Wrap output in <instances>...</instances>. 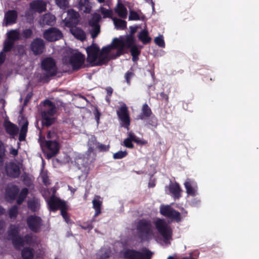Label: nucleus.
<instances>
[{
  "label": "nucleus",
  "mask_w": 259,
  "mask_h": 259,
  "mask_svg": "<svg viewBox=\"0 0 259 259\" xmlns=\"http://www.w3.org/2000/svg\"><path fill=\"white\" fill-rule=\"evenodd\" d=\"M131 49L133 60L136 62L140 53V48L135 45V39L132 35L114 38L111 43L101 50L97 45L93 44L87 48V59L92 65H101L110 60L116 59Z\"/></svg>",
  "instance_id": "obj_1"
},
{
  "label": "nucleus",
  "mask_w": 259,
  "mask_h": 259,
  "mask_svg": "<svg viewBox=\"0 0 259 259\" xmlns=\"http://www.w3.org/2000/svg\"><path fill=\"white\" fill-rule=\"evenodd\" d=\"M153 223L159 234V237L156 238L154 229L150 222L144 220L140 221L138 223L137 230L139 236L142 240H145L155 238L157 241L163 246L170 244L172 231L168 223L165 220L160 219H156Z\"/></svg>",
  "instance_id": "obj_2"
},
{
  "label": "nucleus",
  "mask_w": 259,
  "mask_h": 259,
  "mask_svg": "<svg viewBox=\"0 0 259 259\" xmlns=\"http://www.w3.org/2000/svg\"><path fill=\"white\" fill-rule=\"evenodd\" d=\"M19 231L18 227L11 225L9 231V236L16 248L19 249L25 244L29 245L24 247L22 250V257L24 259H37L40 257L42 251L40 249L39 241L36 236L27 235L24 238H22L18 235Z\"/></svg>",
  "instance_id": "obj_3"
},
{
  "label": "nucleus",
  "mask_w": 259,
  "mask_h": 259,
  "mask_svg": "<svg viewBox=\"0 0 259 259\" xmlns=\"http://www.w3.org/2000/svg\"><path fill=\"white\" fill-rule=\"evenodd\" d=\"M45 109L41 113L43 124L49 126L55 120L54 115L56 112L55 105L50 101L46 100L44 102Z\"/></svg>",
  "instance_id": "obj_4"
},
{
  "label": "nucleus",
  "mask_w": 259,
  "mask_h": 259,
  "mask_svg": "<svg viewBox=\"0 0 259 259\" xmlns=\"http://www.w3.org/2000/svg\"><path fill=\"white\" fill-rule=\"evenodd\" d=\"M46 200L51 210L55 211L60 209L62 217L67 223H69V220L65 211L66 205L64 201L54 196L47 199Z\"/></svg>",
  "instance_id": "obj_5"
},
{
  "label": "nucleus",
  "mask_w": 259,
  "mask_h": 259,
  "mask_svg": "<svg viewBox=\"0 0 259 259\" xmlns=\"http://www.w3.org/2000/svg\"><path fill=\"white\" fill-rule=\"evenodd\" d=\"M122 255L125 259H149L152 253L146 249H143L141 252L127 249L123 251Z\"/></svg>",
  "instance_id": "obj_6"
},
{
  "label": "nucleus",
  "mask_w": 259,
  "mask_h": 259,
  "mask_svg": "<svg viewBox=\"0 0 259 259\" xmlns=\"http://www.w3.org/2000/svg\"><path fill=\"white\" fill-rule=\"evenodd\" d=\"M63 61L65 64L70 65L73 69H77L83 65L84 57L78 52H75L72 53L69 57H65Z\"/></svg>",
  "instance_id": "obj_7"
},
{
  "label": "nucleus",
  "mask_w": 259,
  "mask_h": 259,
  "mask_svg": "<svg viewBox=\"0 0 259 259\" xmlns=\"http://www.w3.org/2000/svg\"><path fill=\"white\" fill-rule=\"evenodd\" d=\"M41 67L44 74L47 76L54 75L56 72V67L54 60L50 58L44 59L41 63Z\"/></svg>",
  "instance_id": "obj_8"
},
{
  "label": "nucleus",
  "mask_w": 259,
  "mask_h": 259,
  "mask_svg": "<svg viewBox=\"0 0 259 259\" xmlns=\"http://www.w3.org/2000/svg\"><path fill=\"white\" fill-rule=\"evenodd\" d=\"M3 169H1L0 172L3 173L6 171L7 175L11 177H18L20 174L21 165L13 162H10L7 164L5 169H4V164H3Z\"/></svg>",
  "instance_id": "obj_9"
},
{
  "label": "nucleus",
  "mask_w": 259,
  "mask_h": 259,
  "mask_svg": "<svg viewBox=\"0 0 259 259\" xmlns=\"http://www.w3.org/2000/svg\"><path fill=\"white\" fill-rule=\"evenodd\" d=\"M160 212L163 215L177 221L181 220L180 214L174 210L169 205H161L160 207Z\"/></svg>",
  "instance_id": "obj_10"
},
{
  "label": "nucleus",
  "mask_w": 259,
  "mask_h": 259,
  "mask_svg": "<svg viewBox=\"0 0 259 259\" xmlns=\"http://www.w3.org/2000/svg\"><path fill=\"white\" fill-rule=\"evenodd\" d=\"M117 113L122 122V126L128 129V126L130 124V120L127 108L124 103H121L120 107L119 110L117 111Z\"/></svg>",
  "instance_id": "obj_11"
},
{
  "label": "nucleus",
  "mask_w": 259,
  "mask_h": 259,
  "mask_svg": "<svg viewBox=\"0 0 259 259\" xmlns=\"http://www.w3.org/2000/svg\"><path fill=\"white\" fill-rule=\"evenodd\" d=\"M44 37L50 41H56L62 37L61 32L56 28H50L44 33Z\"/></svg>",
  "instance_id": "obj_12"
},
{
  "label": "nucleus",
  "mask_w": 259,
  "mask_h": 259,
  "mask_svg": "<svg viewBox=\"0 0 259 259\" xmlns=\"http://www.w3.org/2000/svg\"><path fill=\"white\" fill-rule=\"evenodd\" d=\"M27 225L29 229L34 232H37L41 225V221L40 218L31 215L27 219Z\"/></svg>",
  "instance_id": "obj_13"
},
{
  "label": "nucleus",
  "mask_w": 259,
  "mask_h": 259,
  "mask_svg": "<svg viewBox=\"0 0 259 259\" xmlns=\"http://www.w3.org/2000/svg\"><path fill=\"white\" fill-rule=\"evenodd\" d=\"M30 47L34 54H40L42 53L45 49L44 41L42 39L36 38L31 42Z\"/></svg>",
  "instance_id": "obj_14"
},
{
  "label": "nucleus",
  "mask_w": 259,
  "mask_h": 259,
  "mask_svg": "<svg viewBox=\"0 0 259 259\" xmlns=\"http://www.w3.org/2000/svg\"><path fill=\"white\" fill-rule=\"evenodd\" d=\"M184 186L186 190V192L188 195L195 196L197 194L198 188L194 181L188 179L184 183Z\"/></svg>",
  "instance_id": "obj_15"
},
{
  "label": "nucleus",
  "mask_w": 259,
  "mask_h": 259,
  "mask_svg": "<svg viewBox=\"0 0 259 259\" xmlns=\"http://www.w3.org/2000/svg\"><path fill=\"white\" fill-rule=\"evenodd\" d=\"M67 15V18L65 19V22L66 24L68 23L69 26L77 22L79 16L77 12L71 9L68 11Z\"/></svg>",
  "instance_id": "obj_16"
},
{
  "label": "nucleus",
  "mask_w": 259,
  "mask_h": 259,
  "mask_svg": "<svg viewBox=\"0 0 259 259\" xmlns=\"http://www.w3.org/2000/svg\"><path fill=\"white\" fill-rule=\"evenodd\" d=\"M17 12L15 10H10L7 12L5 15L6 25H11L16 22Z\"/></svg>",
  "instance_id": "obj_17"
},
{
  "label": "nucleus",
  "mask_w": 259,
  "mask_h": 259,
  "mask_svg": "<svg viewBox=\"0 0 259 259\" xmlns=\"http://www.w3.org/2000/svg\"><path fill=\"white\" fill-rule=\"evenodd\" d=\"M46 6V2L40 0L33 2L30 4L31 9L38 12H42L45 11Z\"/></svg>",
  "instance_id": "obj_18"
},
{
  "label": "nucleus",
  "mask_w": 259,
  "mask_h": 259,
  "mask_svg": "<svg viewBox=\"0 0 259 259\" xmlns=\"http://www.w3.org/2000/svg\"><path fill=\"white\" fill-rule=\"evenodd\" d=\"M46 146L50 150L48 156L51 157L54 156L59 150V145L55 141H48L46 142Z\"/></svg>",
  "instance_id": "obj_19"
},
{
  "label": "nucleus",
  "mask_w": 259,
  "mask_h": 259,
  "mask_svg": "<svg viewBox=\"0 0 259 259\" xmlns=\"http://www.w3.org/2000/svg\"><path fill=\"white\" fill-rule=\"evenodd\" d=\"M93 208L95 210L94 217L98 216L101 212V208L102 205V200L99 196H95L92 201Z\"/></svg>",
  "instance_id": "obj_20"
},
{
  "label": "nucleus",
  "mask_w": 259,
  "mask_h": 259,
  "mask_svg": "<svg viewBox=\"0 0 259 259\" xmlns=\"http://www.w3.org/2000/svg\"><path fill=\"white\" fill-rule=\"evenodd\" d=\"M55 21V17L50 14H47L42 16L39 20V23L41 26L45 25H52Z\"/></svg>",
  "instance_id": "obj_21"
},
{
  "label": "nucleus",
  "mask_w": 259,
  "mask_h": 259,
  "mask_svg": "<svg viewBox=\"0 0 259 259\" xmlns=\"http://www.w3.org/2000/svg\"><path fill=\"white\" fill-rule=\"evenodd\" d=\"M78 8L85 13H89L92 9V4L90 0H80L78 4Z\"/></svg>",
  "instance_id": "obj_22"
},
{
  "label": "nucleus",
  "mask_w": 259,
  "mask_h": 259,
  "mask_svg": "<svg viewBox=\"0 0 259 259\" xmlns=\"http://www.w3.org/2000/svg\"><path fill=\"white\" fill-rule=\"evenodd\" d=\"M19 191L18 188L15 185L9 186L6 191V199L8 201L14 200Z\"/></svg>",
  "instance_id": "obj_23"
},
{
  "label": "nucleus",
  "mask_w": 259,
  "mask_h": 259,
  "mask_svg": "<svg viewBox=\"0 0 259 259\" xmlns=\"http://www.w3.org/2000/svg\"><path fill=\"white\" fill-rule=\"evenodd\" d=\"M169 190L175 198H179L181 196V189L178 183H171L169 186Z\"/></svg>",
  "instance_id": "obj_24"
},
{
  "label": "nucleus",
  "mask_w": 259,
  "mask_h": 259,
  "mask_svg": "<svg viewBox=\"0 0 259 259\" xmlns=\"http://www.w3.org/2000/svg\"><path fill=\"white\" fill-rule=\"evenodd\" d=\"M5 127L7 132L11 135H15L18 132V128L17 126L9 121L5 122Z\"/></svg>",
  "instance_id": "obj_25"
},
{
  "label": "nucleus",
  "mask_w": 259,
  "mask_h": 259,
  "mask_svg": "<svg viewBox=\"0 0 259 259\" xmlns=\"http://www.w3.org/2000/svg\"><path fill=\"white\" fill-rule=\"evenodd\" d=\"M74 162L78 168L81 169L82 167H85L88 162V159L78 155L74 158Z\"/></svg>",
  "instance_id": "obj_26"
},
{
  "label": "nucleus",
  "mask_w": 259,
  "mask_h": 259,
  "mask_svg": "<svg viewBox=\"0 0 259 259\" xmlns=\"http://www.w3.org/2000/svg\"><path fill=\"white\" fill-rule=\"evenodd\" d=\"M70 30L71 33L76 38L81 40H83L85 39V34L81 29L78 28H72Z\"/></svg>",
  "instance_id": "obj_27"
},
{
  "label": "nucleus",
  "mask_w": 259,
  "mask_h": 259,
  "mask_svg": "<svg viewBox=\"0 0 259 259\" xmlns=\"http://www.w3.org/2000/svg\"><path fill=\"white\" fill-rule=\"evenodd\" d=\"M115 10L119 17L123 18H125L127 17V12L126 9L122 4L118 3Z\"/></svg>",
  "instance_id": "obj_28"
},
{
  "label": "nucleus",
  "mask_w": 259,
  "mask_h": 259,
  "mask_svg": "<svg viewBox=\"0 0 259 259\" xmlns=\"http://www.w3.org/2000/svg\"><path fill=\"white\" fill-rule=\"evenodd\" d=\"M21 35L18 30H11L7 33V38L13 41L20 38Z\"/></svg>",
  "instance_id": "obj_29"
},
{
  "label": "nucleus",
  "mask_w": 259,
  "mask_h": 259,
  "mask_svg": "<svg viewBox=\"0 0 259 259\" xmlns=\"http://www.w3.org/2000/svg\"><path fill=\"white\" fill-rule=\"evenodd\" d=\"M98 146V142L96 141V138L94 136H91L89 139L88 142V152L92 153L94 149L97 148Z\"/></svg>",
  "instance_id": "obj_30"
},
{
  "label": "nucleus",
  "mask_w": 259,
  "mask_h": 259,
  "mask_svg": "<svg viewBox=\"0 0 259 259\" xmlns=\"http://www.w3.org/2000/svg\"><path fill=\"white\" fill-rule=\"evenodd\" d=\"M138 37L144 44H147L151 41V38L148 36V31L143 30L139 33Z\"/></svg>",
  "instance_id": "obj_31"
},
{
  "label": "nucleus",
  "mask_w": 259,
  "mask_h": 259,
  "mask_svg": "<svg viewBox=\"0 0 259 259\" xmlns=\"http://www.w3.org/2000/svg\"><path fill=\"white\" fill-rule=\"evenodd\" d=\"M113 21L117 29H124L126 27V22L125 21L116 18H114Z\"/></svg>",
  "instance_id": "obj_32"
},
{
  "label": "nucleus",
  "mask_w": 259,
  "mask_h": 259,
  "mask_svg": "<svg viewBox=\"0 0 259 259\" xmlns=\"http://www.w3.org/2000/svg\"><path fill=\"white\" fill-rule=\"evenodd\" d=\"M27 126H28V122L26 121L24 124L21 127V129L20 131V133L19 134V141H24L25 139L26 133L27 132Z\"/></svg>",
  "instance_id": "obj_33"
},
{
  "label": "nucleus",
  "mask_w": 259,
  "mask_h": 259,
  "mask_svg": "<svg viewBox=\"0 0 259 259\" xmlns=\"http://www.w3.org/2000/svg\"><path fill=\"white\" fill-rule=\"evenodd\" d=\"M5 156V148L3 143L0 141V171L3 169V162Z\"/></svg>",
  "instance_id": "obj_34"
},
{
  "label": "nucleus",
  "mask_w": 259,
  "mask_h": 259,
  "mask_svg": "<svg viewBox=\"0 0 259 259\" xmlns=\"http://www.w3.org/2000/svg\"><path fill=\"white\" fill-rule=\"evenodd\" d=\"M28 193V190L26 188H24L22 190L20 194L19 195L18 198L17 200V203L20 204L25 198Z\"/></svg>",
  "instance_id": "obj_35"
},
{
  "label": "nucleus",
  "mask_w": 259,
  "mask_h": 259,
  "mask_svg": "<svg viewBox=\"0 0 259 259\" xmlns=\"http://www.w3.org/2000/svg\"><path fill=\"white\" fill-rule=\"evenodd\" d=\"M14 41L7 38V39L5 41L4 44L3 51L6 52L10 51L14 46Z\"/></svg>",
  "instance_id": "obj_36"
},
{
  "label": "nucleus",
  "mask_w": 259,
  "mask_h": 259,
  "mask_svg": "<svg viewBox=\"0 0 259 259\" xmlns=\"http://www.w3.org/2000/svg\"><path fill=\"white\" fill-rule=\"evenodd\" d=\"M110 253V251L109 249H101L99 252V255L100 256V259H105L109 256Z\"/></svg>",
  "instance_id": "obj_37"
},
{
  "label": "nucleus",
  "mask_w": 259,
  "mask_h": 259,
  "mask_svg": "<svg viewBox=\"0 0 259 259\" xmlns=\"http://www.w3.org/2000/svg\"><path fill=\"white\" fill-rule=\"evenodd\" d=\"M155 43L158 46L164 48L165 47V43L162 35H159L154 39Z\"/></svg>",
  "instance_id": "obj_38"
},
{
  "label": "nucleus",
  "mask_w": 259,
  "mask_h": 259,
  "mask_svg": "<svg viewBox=\"0 0 259 259\" xmlns=\"http://www.w3.org/2000/svg\"><path fill=\"white\" fill-rule=\"evenodd\" d=\"M28 207L33 211H35L38 207V203L36 200H30L28 202Z\"/></svg>",
  "instance_id": "obj_39"
},
{
  "label": "nucleus",
  "mask_w": 259,
  "mask_h": 259,
  "mask_svg": "<svg viewBox=\"0 0 259 259\" xmlns=\"http://www.w3.org/2000/svg\"><path fill=\"white\" fill-rule=\"evenodd\" d=\"M127 154L126 151H119L113 154V158L115 159H121L125 157Z\"/></svg>",
  "instance_id": "obj_40"
},
{
  "label": "nucleus",
  "mask_w": 259,
  "mask_h": 259,
  "mask_svg": "<svg viewBox=\"0 0 259 259\" xmlns=\"http://www.w3.org/2000/svg\"><path fill=\"white\" fill-rule=\"evenodd\" d=\"M143 115L145 116L148 117L151 114V111L150 108L147 104H144L142 108Z\"/></svg>",
  "instance_id": "obj_41"
},
{
  "label": "nucleus",
  "mask_w": 259,
  "mask_h": 259,
  "mask_svg": "<svg viewBox=\"0 0 259 259\" xmlns=\"http://www.w3.org/2000/svg\"><path fill=\"white\" fill-rule=\"evenodd\" d=\"M94 26L93 29L91 30V34L93 38H95L100 32L99 26L98 25H91Z\"/></svg>",
  "instance_id": "obj_42"
},
{
  "label": "nucleus",
  "mask_w": 259,
  "mask_h": 259,
  "mask_svg": "<svg viewBox=\"0 0 259 259\" xmlns=\"http://www.w3.org/2000/svg\"><path fill=\"white\" fill-rule=\"evenodd\" d=\"M56 3L61 9H65L68 5V0H56Z\"/></svg>",
  "instance_id": "obj_43"
},
{
  "label": "nucleus",
  "mask_w": 259,
  "mask_h": 259,
  "mask_svg": "<svg viewBox=\"0 0 259 259\" xmlns=\"http://www.w3.org/2000/svg\"><path fill=\"white\" fill-rule=\"evenodd\" d=\"M101 16L99 14H95L93 15L92 20L90 21V25H98L97 23L101 19Z\"/></svg>",
  "instance_id": "obj_44"
},
{
  "label": "nucleus",
  "mask_w": 259,
  "mask_h": 259,
  "mask_svg": "<svg viewBox=\"0 0 259 259\" xmlns=\"http://www.w3.org/2000/svg\"><path fill=\"white\" fill-rule=\"evenodd\" d=\"M140 19L138 14L134 11H130L129 15L130 20H138Z\"/></svg>",
  "instance_id": "obj_45"
},
{
  "label": "nucleus",
  "mask_w": 259,
  "mask_h": 259,
  "mask_svg": "<svg viewBox=\"0 0 259 259\" xmlns=\"http://www.w3.org/2000/svg\"><path fill=\"white\" fill-rule=\"evenodd\" d=\"M17 214V207L14 206L12 207L9 211V215L11 218H14L16 217Z\"/></svg>",
  "instance_id": "obj_46"
},
{
  "label": "nucleus",
  "mask_w": 259,
  "mask_h": 259,
  "mask_svg": "<svg viewBox=\"0 0 259 259\" xmlns=\"http://www.w3.org/2000/svg\"><path fill=\"white\" fill-rule=\"evenodd\" d=\"M40 177L46 185H48L50 184L49 180L47 174L45 172H42L41 174Z\"/></svg>",
  "instance_id": "obj_47"
},
{
  "label": "nucleus",
  "mask_w": 259,
  "mask_h": 259,
  "mask_svg": "<svg viewBox=\"0 0 259 259\" xmlns=\"http://www.w3.org/2000/svg\"><path fill=\"white\" fill-rule=\"evenodd\" d=\"M32 34V31L30 29H26L22 32V36L25 38L30 37Z\"/></svg>",
  "instance_id": "obj_48"
},
{
  "label": "nucleus",
  "mask_w": 259,
  "mask_h": 259,
  "mask_svg": "<svg viewBox=\"0 0 259 259\" xmlns=\"http://www.w3.org/2000/svg\"><path fill=\"white\" fill-rule=\"evenodd\" d=\"M132 142L130 138H127L124 140L123 145L128 148H133L134 145Z\"/></svg>",
  "instance_id": "obj_49"
},
{
  "label": "nucleus",
  "mask_w": 259,
  "mask_h": 259,
  "mask_svg": "<svg viewBox=\"0 0 259 259\" xmlns=\"http://www.w3.org/2000/svg\"><path fill=\"white\" fill-rule=\"evenodd\" d=\"M100 11L101 13L104 15V17H110L111 15V12L108 9H106L103 7L100 8Z\"/></svg>",
  "instance_id": "obj_50"
},
{
  "label": "nucleus",
  "mask_w": 259,
  "mask_h": 259,
  "mask_svg": "<svg viewBox=\"0 0 259 259\" xmlns=\"http://www.w3.org/2000/svg\"><path fill=\"white\" fill-rule=\"evenodd\" d=\"M128 138L130 139V140L132 141H134L136 143H139L140 142V140L138 138H137L133 133H128Z\"/></svg>",
  "instance_id": "obj_51"
},
{
  "label": "nucleus",
  "mask_w": 259,
  "mask_h": 259,
  "mask_svg": "<svg viewBox=\"0 0 259 259\" xmlns=\"http://www.w3.org/2000/svg\"><path fill=\"white\" fill-rule=\"evenodd\" d=\"M134 76V73L132 72L128 71L125 74V78L127 83L130 84V79Z\"/></svg>",
  "instance_id": "obj_52"
},
{
  "label": "nucleus",
  "mask_w": 259,
  "mask_h": 259,
  "mask_svg": "<svg viewBox=\"0 0 259 259\" xmlns=\"http://www.w3.org/2000/svg\"><path fill=\"white\" fill-rule=\"evenodd\" d=\"M96 149H98L100 151H107L108 150L109 148L103 144L98 143V146Z\"/></svg>",
  "instance_id": "obj_53"
},
{
  "label": "nucleus",
  "mask_w": 259,
  "mask_h": 259,
  "mask_svg": "<svg viewBox=\"0 0 259 259\" xmlns=\"http://www.w3.org/2000/svg\"><path fill=\"white\" fill-rule=\"evenodd\" d=\"M5 227V223L3 221H0V235L3 234L4 232Z\"/></svg>",
  "instance_id": "obj_54"
},
{
  "label": "nucleus",
  "mask_w": 259,
  "mask_h": 259,
  "mask_svg": "<svg viewBox=\"0 0 259 259\" xmlns=\"http://www.w3.org/2000/svg\"><path fill=\"white\" fill-rule=\"evenodd\" d=\"M149 123L154 127H155L157 125L156 119L153 117L150 119Z\"/></svg>",
  "instance_id": "obj_55"
},
{
  "label": "nucleus",
  "mask_w": 259,
  "mask_h": 259,
  "mask_svg": "<svg viewBox=\"0 0 259 259\" xmlns=\"http://www.w3.org/2000/svg\"><path fill=\"white\" fill-rule=\"evenodd\" d=\"M6 56L3 52L0 53V65L4 62Z\"/></svg>",
  "instance_id": "obj_56"
},
{
  "label": "nucleus",
  "mask_w": 259,
  "mask_h": 259,
  "mask_svg": "<svg viewBox=\"0 0 259 259\" xmlns=\"http://www.w3.org/2000/svg\"><path fill=\"white\" fill-rule=\"evenodd\" d=\"M70 161L71 163L73 162V161L71 160V158L69 156H68L67 155L65 156L64 157V162H69Z\"/></svg>",
  "instance_id": "obj_57"
},
{
  "label": "nucleus",
  "mask_w": 259,
  "mask_h": 259,
  "mask_svg": "<svg viewBox=\"0 0 259 259\" xmlns=\"http://www.w3.org/2000/svg\"><path fill=\"white\" fill-rule=\"evenodd\" d=\"M106 91L107 95L109 96H111L113 92V89L111 87H108L106 88Z\"/></svg>",
  "instance_id": "obj_58"
},
{
  "label": "nucleus",
  "mask_w": 259,
  "mask_h": 259,
  "mask_svg": "<svg viewBox=\"0 0 259 259\" xmlns=\"http://www.w3.org/2000/svg\"><path fill=\"white\" fill-rule=\"evenodd\" d=\"M56 134L54 132H49L48 133L47 137L48 138H53L55 137Z\"/></svg>",
  "instance_id": "obj_59"
},
{
  "label": "nucleus",
  "mask_w": 259,
  "mask_h": 259,
  "mask_svg": "<svg viewBox=\"0 0 259 259\" xmlns=\"http://www.w3.org/2000/svg\"><path fill=\"white\" fill-rule=\"evenodd\" d=\"M100 116V113L97 110H96V113H95V118H96V119L97 122H98V121L99 120Z\"/></svg>",
  "instance_id": "obj_60"
},
{
  "label": "nucleus",
  "mask_w": 259,
  "mask_h": 259,
  "mask_svg": "<svg viewBox=\"0 0 259 259\" xmlns=\"http://www.w3.org/2000/svg\"><path fill=\"white\" fill-rule=\"evenodd\" d=\"M10 153L14 155H16L18 153L17 151L14 149L11 150Z\"/></svg>",
  "instance_id": "obj_61"
},
{
  "label": "nucleus",
  "mask_w": 259,
  "mask_h": 259,
  "mask_svg": "<svg viewBox=\"0 0 259 259\" xmlns=\"http://www.w3.org/2000/svg\"><path fill=\"white\" fill-rule=\"evenodd\" d=\"M131 32L133 33H135L136 31L137 28L136 27H131Z\"/></svg>",
  "instance_id": "obj_62"
},
{
  "label": "nucleus",
  "mask_w": 259,
  "mask_h": 259,
  "mask_svg": "<svg viewBox=\"0 0 259 259\" xmlns=\"http://www.w3.org/2000/svg\"><path fill=\"white\" fill-rule=\"evenodd\" d=\"M147 2H149L151 4V5L152 6V8L154 9V4L153 3V2L152 1V0H145Z\"/></svg>",
  "instance_id": "obj_63"
},
{
  "label": "nucleus",
  "mask_w": 259,
  "mask_h": 259,
  "mask_svg": "<svg viewBox=\"0 0 259 259\" xmlns=\"http://www.w3.org/2000/svg\"><path fill=\"white\" fill-rule=\"evenodd\" d=\"M155 186V184L154 182H150L149 183V186L151 187H153Z\"/></svg>",
  "instance_id": "obj_64"
}]
</instances>
